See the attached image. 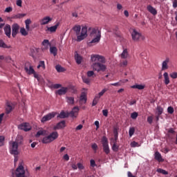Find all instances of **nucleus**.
Wrapping results in <instances>:
<instances>
[{"label": "nucleus", "mask_w": 177, "mask_h": 177, "mask_svg": "<svg viewBox=\"0 0 177 177\" xmlns=\"http://www.w3.org/2000/svg\"><path fill=\"white\" fill-rule=\"evenodd\" d=\"M91 62H93L91 67L94 71L104 73L107 70V66L103 64L106 63V58L104 57L99 55H92Z\"/></svg>", "instance_id": "1"}, {"label": "nucleus", "mask_w": 177, "mask_h": 177, "mask_svg": "<svg viewBox=\"0 0 177 177\" xmlns=\"http://www.w3.org/2000/svg\"><path fill=\"white\" fill-rule=\"evenodd\" d=\"M91 38H93L89 43L88 46H91V44H98L102 38V30L99 27L93 28L90 33Z\"/></svg>", "instance_id": "2"}, {"label": "nucleus", "mask_w": 177, "mask_h": 177, "mask_svg": "<svg viewBox=\"0 0 177 177\" xmlns=\"http://www.w3.org/2000/svg\"><path fill=\"white\" fill-rule=\"evenodd\" d=\"M78 111H80V108L78 106H74L72 109V111H62L59 114L57 115V118H68V117H71V118H77V115H78Z\"/></svg>", "instance_id": "3"}, {"label": "nucleus", "mask_w": 177, "mask_h": 177, "mask_svg": "<svg viewBox=\"0 0 177 177\" xmlns=\"http://www.w3.org/2000/svg\"><path fill=\"white\" fill-rule=\"evenodd\" d=\"M15 175L17 177H31L28 171L26 172L24 170V167L19 164V167L17 168L15 171Z\"/></svg>", "instance_id": "4"}, {"label": "nucleus", "mask_w": 177, "mask_h": 177, "mask_svg": "<svg viewBox=\"0 0 177 177\" xmlns=\"http://www.w3.org/2000/svg\"><path fill=\"white\" fill-rule=\"evenodd\" d=\"M102 145L103 147V150L106 154L110 153V147H109V139L107 137L103 136L102 139Z\"/></svg>", "instance_id": "5"}, {"label": "nucleus", "mask_w": 177, "mask_h": 177, "mask_svg": "<svg viewBox=\"0 0 177 177\" xmlns=\"http://www.w3.org/2000/svg\"><path fill=\"white\" fill-rule=\"evenodd\" d=\"M56 114H57V113H56V112H51V113H48L47 115H44L41 119V122L42 124H45V122H46V121H50V120H52V118H55V117H56Z\"/></svg>", "instance_id": "6"}, {"label": "nucleus", "mask_w": 177, "mask_h": 177, "mask_svg": "<svg viewBox=\"0 0 177 177\" xmlns=\"http://www.w3.org/2000/svg\"><path fill=\"white\" fill-rule=\"evenodd\" d=\"M140 37H142V34L136 30V29H133L131 32V38L134 42L139 41L140 39Z\"/></svg>", "instance_id": "7"}, {"label": "nucleus", "mask_w": 177, "mask_h": 177, "mask_svg": "<svg viewBox=\"0 0 177 177\" xmlns=\"http://www.w3.org/2000/svg\"><path fill=\"white\" fill-rule=\"evenodd\" d=\"M19 145H17V142H12V148L10 150V154H12L13 156H18L19 155Z\"/></svg>", "instance_id": "8"}, {"label": "nucleus", "mask_w": 177, "mask_h": 177, "mask_svg": "<svg viewBox=\"0 0 177 177\" xmlns=\"http://www.w3.org/2000/svg\"><path fill=\"white\" fill-rule=\"evenodd\" d=\"M20 30V26L15 23L12 25V37L16 38V35L19 34V30Z\"/></svg>", "instance_id": "9"}, {"label": "nucleus", "mask_w": 177, "mask_h": 177, "mask_svg": "<svg viewBox=\"0 0 177 177\" xmlns=\"http://www.w3.org/2000/svg\"><path fill=\"white\" fill-rule=\"evenodd\" d=\"M24 70L28 75H31V74H35V70L32 68V66L30 64V62L25 64Z\"/></svg>", "instance_id": "10"}, {"label": "nucleus", "mask_w": 177, "mask_h": 177, "mask_svg": "<svg viewBox=\"0 0 177 177\" xmlns=\"http://www.w3.org/2000/svg\"><path fill=\"white\" fill-rule=\"evenodd\" d=\"M18 129L25 132H28V131H31V126L28 122H24L18 126Z\"/></svg>", "instance_id": "11"}, {"label": "nucleus", "mask_w": 177, "mask_h": 177, "mask_svg": "<svg viewBox=\"0 0 177 177\" xmlns=\"http://www.w3.org/2000/svg\"><path fill=\"white\" fill-rule=\"evenodd\" d=\"M66 128V120H62L59 122L55 126H54L53 129L56 131L57 129H64Z\"/></svg>", "instance_id": "12"}, {"label": "nucleus", "mask_w": 177, "mask_h": 177, "mask_svg": "<svg viewBox=\"0 0 177 177\" xmlns=\"http://www.w3.org/2000/svg\"><path fill=\"white\" fill-rule=\"evenodd\" d=\"M4 32L6 37L8 38H10V35H12V28L10 27V25L6 24L4 27Z\"/></svg>", "instance_id": "13"}, {"label": "nucleus", "mask_w": 177, "mask_h": 177, "mask_svg": "<svg viewBox=\"0 0 177 177\" xmlns=\"http://www.w3.org/2000/svg\"><path fill=\"white\" fill-rule=\"evenodd\" d=\"M67 91H68V88L62 87L60 89L55 91V93L56 95H59V96H62V95H66L67 93Z\"/></svg>", "instance_id": "14"}, {"label": "nucleus", "mask_w": 177, "mask_h": 177, "mask_svg": "<svg viewBox=\"0 0 177 177\" xmlns=\"http://www.w3.org/2000/svg\"><path fill=\"white\" fill-rule=\"evenodd\" d=\"M41 44L43 46L41 47V50H48L49 49V46H50V43H49V40L48 39H44Z\"/></svg>", "instance_id": "15"}, {"label": "nucleus", "mask_w": 177, "mask_h": 177, "mask_svg": "<svg viewBox=\"0 0 177 177\" xmlns=\"http://www.w3.org/2000/svg\"><path fill=\"white\" fill-rule=\"evenodd\" d=\"M48 139H50V141L53 142V140H56V139L59 138V133H57V131H54L50 133V135H48Z\"/></svg>", "instance_id": "16"}, {"label": "nucleus", "mask_w": 177, "mask_h": 177, "mask_svg": "<svg viewBox=\"0 0 177 177\" xmlns=\"http://www.w3.org/2000/svg\"><path fill=\"white\" fill-rule=\"evenodd\" d=\"M154 159L156 160V161H158V162H164V159L162 158L161 153L158 151L155 152Z\"/></svg>", "instance_id": "17"}, {"label": "nucleus", "mask_w": 177, "mask_h": 177, "mask_svg": "<svg viewBox=\"0 0 177 177\" xmlns=\"http://www.w3.org/2000/svg\"><path fill=\"white\" fill-rule=\"evenodd\" d=\"M50 21H52V18H50V17H45L41 20H40V25L45 26Z\"/></svg>", "instance_id": "18"}, {"label": "nucleus", "mask_w": 177, "mask_h": 177, "mask_svg": "<svg viewBox=\"0 0 177 177\" xmlns=\"http://www.w3.org/2000/svg\"><path fill=\"white\" fill-rule=\"evenodd\" d=\"M169 63V58L167 57L162 63V68H161L162 71H164V70H168V64Z\"/></svg>", "instance_id": "19"}, {"label": "nucleus", "mask_w": 177, "mask_h": 177, "mask_svg": "<svg viewBox=\"0 0 177 177\" xmlns=\"http://www.w3.org/2000/svg\"><path fill=\"white\" fill-rule=\"evenodd\" d=\"M147 9L148 12H149V13H151V15H153V16H156V15H157V10H156V8H154L152 6H147Z\"/></svg>", "instance_id": "20"}, {"label": "nucleus", "mask_w": 177, "mask_h": 177, "mask_svg": "<svg viewBox=\"0 0 177 177\" xmlns=\"http://www.w3.org/2000/svg\"><path fill=\"white\" fill-rule=\"evenodd\" d=\"M72 30L75 31L76 35H80V34H81V26L80 25H75L73 27Z\"/></svg>", "instance_id": "21"}, {"label": "nucleus", "mask_w": 177, "mask_h": 177, "mask_svg": "<svg viewBox=\"0 0 177 177\" xmlns=\"http://www.w3.org/2000/svg\"><path fill=\"white\" fill-rule=\"evenodd\" d=\"M59 25H60V23L57 22L55 26L48 28L47 30L50 32H55L56 30H57V28L59 27Z\"/></svg>", "instance_id": "22"}, {"label": "nucleus", "mask_w": 177, "mask_h": 177, "mask_svg": "<svg viewBox=\"0 0 177 177\" xmlns=\"http://www.w3.org/2000/svg\"><path fill=\"white\" fill-rule=\"evenodd\" d=\"M75 60H76L77 64H81V63H82V57L76 53L75 55Z\"/></svg>", "instance_id": "23"}, {"label": "nucleus", "mask_w": 177, "mask_h": 177, "mask_svg": "<svg viewBox=\"0 0 177 177\" xmlns=\"http://www.w3.org/2000/svg\"><path fill=\"white\" fill-rule=\"evenodd\" d=\"M131 88L133 89H139V91H142V90L145 89V86L143 84H136L131 86Z\"/></svg>", "instance_id": "24"}, {"label": "nucleus", "mask_w": 177, "mask_h": 177, "mask_svg": "<svg viewBox=\"0 0 177 177\" xmlns=\"http://www.w3.org/2000/svg\"><path fill=\"white\" fill-rule=\"evenodd\" d=\"M86 93H85V92H82L81 95H80V102H84V103H86Z\"/></svg>", "instance_id": "25"}, {"label": "nucleus", "mask_w": 177, "mask_h": 177, "mask_svg": "<svg viewBox=\"0 0 177 177\" xmlns=\"http://www.w3.org/2000/svg\"><path fill=\"white\" fill-rule=\"evenodd\" d=\"M12 110H13V106H12V105H10L9 102H8L6 107V114H10L12 112Z\"/></svg>", "instance_id": "26"}, {"label": "nucleus", "mask_w": 177, "mask_h": 177, "mask_svg": "<svg viewBox=\"0 0 177 177\" xmlns=\"http://www.w3.org/2000/svg\"><path fill=\"white\" fill-rule=\"evenodd\" d=\"M86 37L88 36L84 35V33H81L80 35H77V41L81 42V41H83V39H85Z\"/></svg>", "instance_id": "27"}, {"label": "nucleus", "mask_w": 177, "mask_h": 177, "mask_svg": "<svg viewBox=\"0 0 177 177\" xmlns=\"http://www.w3.org/2000/svg\"><path fill=\"white\" fill-rule=\"evenodd\" d=\"M46 135V130H39L37 132L36 138H39V136H45Z\"/></svg>", "instance_id": "28"}, {"label": "nucleus", "mask_w": 177, "mask_h": 177, "mask_svg": "<svg viewBox=\"0 0 177 177\" xmlns=\"http://www.w3.org/2000/svg\"><path fill=\"white\" fill-rule=\"evenodd\" d=\"M0 48H3L4 49H10V46H7L3 40L0 39Z\"/></svg>", "instance_id": "29"}, {"label": "nucleus", "mask_w": 177, "mask_h": 177, "mask_svg": "<svg viewBox=\"0 0 177 177\" xmlns=\"http://www.w3.org/2000/svg\"><path fill=\"white\" fill-rule=\"evenodd\" d=\"M163 77L165 78V85H168L169 84V77L168 76V73L165 72L163 74Z\"/></svg>", "instance_id": "30"}, {"label": "nucleus", "mask_w": 177, "mask_h": 177, "mask_svg": "<svg viewBox=\"0 0 177 177\" xmlns=\"http://www.w3.org/2000/svg\"><path fill=\"white\" fill-rule=\"evenodd\" d=\"M26 16V14H17L15 15H12L11 17V19H21Z\"/></svg>", "instance_id": "31"}, {"label": "nucleus", "mask_w": 177, "mask_h": 177, "mask_svg": "<svg viewBox=\"0 0 177 177\" xmlns=\"http://www.w3.org/2000/svg\"><path fill=\"white\" fill-rule=\"evenodd\" d=\"M120 56L122 59H127L128 57V50L127 48L124 49Z\"/></svg>", "instance_id": "32"}, {"label": "nucleus", "mask_w": 177, "mask_h": 177, "mask_svg": "<svg viewBox=\"0 0 177 177\" xmlns=\"http://www.w3.org/2000/svg\"><path fill=\"white\" fill-rule=\"evenodd\" d=\"M55 69L57 70V73H64V71H65L64 68L59 64L55 66Z\"/></svg>", "instance_id": "33"}, {"label": "nucleus", "mask_w": 177, "mask_h": 177, "mask_svg": "<svg viewBox=\"0 0 177 177\" xmlns=\"http://www.w3.org/2000/svg\"><path fill=\"white\" fill-rule=\"evenodd\" d=\"M50 52L52 53L54 56H56L57 55V48L53 46L50 48Z\"/></svg>", "instance_id": "34"}, {"label": "nucleus", "mask_w": 177, "mask_h": 177, "mask_svg": "<svg viewBox=\"0 0 177 177\" xmlns=\"http://www.w3.org/2000/svg\"><path fill=\"white\" fill-rule=\"evenodd\" d=\"M17 145H23V136H19L17 139L16 142Z\"/></svg>", "instance_id": "35"}, {"label": "nucleus", "mask_w": 177, "mask_h": 177, "mask_svg": "<svg viewBox=\"0 0 177 177\" xmlns=\"http://www.w3.org/2000/svg\"><path fill=\"white\" fill-rule=\"evenodd\" d=\"M82 79L84 84H86V85H91V79L86 77H82Z\"/></svg>", "instance_id": "36"}, {"label": "nucleus", "mask_w": 177, "mask_h": 177, "mask_svg": "<svg viewBox=\"0 0 177 177\" xmlns=\"http://www.w3.org/2000/svg\"><path fill=\"white\" fill-rule=\"evenodd\" d=\"M106 92H107L106 88H104L102 90V91H100L98 95H96L95 97H99V99H100V97H102V96H103V95H104V93H106Z\"/></svg>", "instance_id": "37"}, {"label": "nucleus", "mask_w": 177, "mask_h": 177, "mask_svg": "<svg viewBox=\"0 0 177 177\" xmlns=\"http://www.w3.org/2000/svg\"><path fill=\"white\" fill-rule=\"evenodd\" d=\"M66 100L68 104H74V97H66Z\"/></svg>", "instance_id": "38"}, {"label": "nucleus", "mask_w": 177, "mask_h": 177, "mask_svg": "<svg viewBox=\"0 0 177 177\" xmlns=\"http://www.w3.org/2000/svg\"><path fill=\"white\" fill-rule=\"evenodd\" d=\"M156 110L158 115H161V114H162V113L164 112V109H162V107L160 106H157Z\"/></svg>", "instance_id": "39"}, {"label": "nucleus", "mask_w": 177, "mask_h": 177, "mask_svg": "<svg viewBox=\"0 0 177 177\" xmlns=\"http://www.w3.org/2000/svg\"><path fill=\"white\" fill-rule=\"evenodd\" d=\"M20 32L24 37H26V35H28V32L26 30V28H21Z\"/></svg>", "instance_id": "40"}, {"label": "nucleus", "mask_w": 177, "mask_h": 177, "mask_svg": "<svg viewBox=\"0 0 177 177\" xmlns=\"http://www.w3.org/2000/svg\"><path fill=\"white\" fill-rule=\"evenodd\" d=\"M88 28L86 26H83L82 28V31H81V34H83L84 35H86V37H88Z\"/></svg>", "instance_id": "41"}, {"label": "nucleus", "mask_w": 177, "mask_h": 177, "mask_svg": "<svg viewBox=\"0 0 177 177\" xmlns=\"http://www.w3.org/2000/svg\"><path fill=\"white\" fill-rule=\"evenodd\" d=\"M156 172H158V174H162V175H168V171L160 168L157 169Z\"/></svg>", "instance_id": "42"}, {"label": "nucleus", "mask_w": 177, "mask_h": 177, "mask_svg": "<svg viewBox=\"0 0 177 177\" xmlns=\"http://www.w3.org/2000/svg\"><path fill=\"white\" fill-rule=\"evenodd\" d=\"M51 141L49 139V137L48 136H46L44 137L43 139H42V143H44V144H48V143H50Z\"/></svg>", "instance_id": "43"}, {"label": "nucleus", "mask_w": 177, "mask_h": 177, "mask_svg": "<svg viewBox=\"0 0 177 177\" xmlns=\"http://www.w3.org/2000/svg\"><path fill=\"white\" fill-rule=\"evenodd\" d=\"M118 149H120V147L118 145H117V143H113V146H112V150L113 151H118Z\"/></svg>", "instance_id": "44"}, {"label": "nucleus", "mask_w": 177, "mask_h": 177, "mask_svg": "<svg viewBox=\"0 0 177 177\" xmlns=\"http://www.w3.org/2000/svg\"><path fill=\"white\" fill-rule=\"evenodd\" d=\"M87 77H93V78H95L96 75H95V72H93V71H88L87 72Z\"/></svg>", "instance_id": "45"}, {"label": "nucleus", "mask_w": 177, "mask_h": 177, "mask_svg": "<svg viewBox=\"0 0 177 177\" xmlns=\"http://www.w3.org/2000/svg\"><path fill=\"white\" fill-rule=\"evenodd\" d=\"M133 133H135V127H131L129 131L130 138L133 136Z\"/></svg>", "instance_id": "46"}, {"label": "nucleus", "mask_w": 177, "mask_h": 177, "mask_svg": "<svg viewBox=\"0 0 177 177\" xmlns=\"http://www.w3.org/2000/svg\"><path fill=\"white\" fill-rule=\"evenodd\" d=\"M138 115H139L138 112H133L131 114V118H132V120H136V118H138Z\"/></svg>", "instance_id": "47"}, {"label": "nucleus", "mask_w": 177, "mask_h": 177, "mask_svg": "<svg viewBox=\"0 0 177 177\" xmlns=\"http://www.w3.org/2000/svg\"><path fill=\"white\" fill-rule=\"evenodd\" d=\"M99 97L95 96V98L93 100L92 106H96L97 104V102H99Z\"/></svg>", "instance_id": "48"}, {"label": "nucleus", "mask_w": 177, "mask_h": 177, "mask_svg": "<svg viewBox=\"0 0 177 177\" xmlns=\"http://www.w3.org/2000/svg\"><path fill=\"white\" fill-rule=\"evenodd\" d=\"M118 129H120V128H118V127H113V135H114V136H118Z\"/></svg>", "instance_id": "49"}, {"label": "nucleus", "mask_w": 177, "mask_h": 177, "mask_svg": "<svg viewBox=\"0 0 177 177\" xmlns=\"http://www.w3.org/2000/svg\"><path fill=\"white\" fill-rule=\"evenodd\" d=\"M3 142H5V137L3 136H0V147L3 146Z\"/></svg>", "instance_id": "50"}, {"label": "nucleus", "mask_w": 177, "mask_h": 177, "mask_svg": "<svg viewBox=\"0 0 177 177\" xmlns=\"http://www.w3.org/2000/svg\"><path fill=\"white\" fill-rule=\"evenodd\" d=\"M174 107H172V106H169V107L167 108V113H169V114H174Z\"/></svg>", "instance_id": "51"}, {"label": "nucleus", "mask_w": 177, "mask_h": 177, "mask_svg": "<svg viewBox=\"0 0 177 177\" xmlns=\"http://www.w3.org/2000/svg\"><path fill=\"white\" fill-rule=\"evenodd\" d=\"M127 66H128V61L125 60L120 62V67H127Z\"/></svg>", "instance_id": "52"}, {"label": "nucleus", "mask_w": 177, "mask_h": 177, "mask_svg": "<svg viewBox=\"0 0 177 177\" xmlns=\"http://www.w3.org/2000/svg\"><path fill=\"white\" fill-rule=\"evenodd\" d=\"M131 147H139V143H138V142H136V141H133V142L131 143Z\"/></svg>", "instance_id": "53"}, {"label": "nucleus", "mask_w": 177, "mask_h": 177, "mask_svg": "<svg viewBox=\"0 0 177 177\" xmlns=\"http://www.w3.org/2000/svg\"><path fill=\"white\" fill-rule=\"evenodd\" d=\"M39 65L40 67H42V68L44 70H45L46 67H45V62L44 61H39Z\"/></svg>", "instance_id": "54"}, {"label": "nucleus", "mask_w": 177, "mask_h": 177, "mask_svg": "<svg viewBox=\"0 0 177 177\" xmlns=\"http://www.w3.org/2000/svg\"><path fill=\"white\" fill-rule=\"evenodd\" d=\"M171 78H173V80H175L177 78V73L174 72L170 74Z\"/></svg>", "instance_id": "55"}, {"label": "nucleus", "mask_w": 177, "mask_h": 177, "mask_svg": "<svg viewBox=\"0 0 177 177\" xmlns=\"http://www.w3.org/2000/svg\"><path fill=\"white\" fill-rule=\"evenodd\" d=\"M102 114L104 117H107L109 115V110L107 109L102 110Z\"/></svg>", "instance_id": "56"}, {"label": "nucleus", "mask_w": 177, "mask_h": 177, "mask_svg": "<svg viewBox=\"0 0 177 177\" xmlns=\"http://www.w3.org/2000/svg\"><path fill=\"white\" fill-rule=\"evenodd\" d=\"M12 10H13V8L12 7H7L5 10V12L6 13H10V12H12Z\"/></svg>", "instance_id": "57"}, {"label": "nucleus", "mask_w": 177, "mask_h": 177, "mask_svg": "<svg viewBox=\"0 0 177 177\" xmlns=\"http://www.w3.org/2000/svg\"><path fill=\"white\" fill-rule=\"evenodd\" d=\"M91 149H93V150H94L95 151H96V150H97V144L93 143V144L91 145Z\"/></svg>", "instance_id": "58"}, {"label": "nucleus", "mask_w": 177, "mask_h": 177, "mask_svg": "<svg viewBox=\"0 0 177 177\" xmlns=\"http://www.w3.org/2000/svg\"><path fill=\"white\" fill-rule=\"evenodd\" d=\"M54 89H59V88H62V84H55L53 85Z\"/></svg>", "instance_id": "59"}, {"label": "nucleus", "mask_w": 177, "mask_h": 177, "mask_svg": "<svg viewBox=\"0 0 177 177\" xmlns=\"http://www.w3.org/2000/svg\"><path fill=\"white\" fill-rule=\"evenodd\" d=\"M147 122H149V124H152L153 123V117L149 116L147 118Z\"/></svg>", "instance_id": "60"}, {"label": "nucleus", "mask_w": 177, "mask_h": 177, "mask_svg": "<svg viewBox=\"0 0 177 177\" xmlns=\"http://www.w3.org/2000/svg\"><path fill=\"white\" fill-rule=\"evenodd\" d=\"M90 162H91V166L93 167V168H95V167H96V162H95L94 160H91Z\"/></svg>", "instance_id": "61"}, {"label": "nucleus", "mask_w": 177, "mask_h": 177, "mask_svg": "<svg viewBox=\"0 0 177 177\" xmlns=\"http://www.w3.org/2000/svg\"><path fill=\"white\" fill-rule=\"evenodd\" d=\"M4 60L7 63H10V60H12V58L10 56H8V57H6V58H4Z\"/></svg>", "instance_id": "62"}, {"label": "nucleus", "mask_w": 177, "mask_h": 177, "mask_svg": "<svg viewBox=\"0 0 177 177\" xmlns=\"http://www.w3.org/2000/svg\"><path fill=\"white\" fill-rule=\"evenodd\" d=\"M113 143H117V140H118V136H114V139L112 138Z\"/></svg>", "instance_id": "63"}, {"label": "nucleus", "mask_w": 177, "mask_h": 177, "mask_svg": "<svg viewBox=\"0 0 177 177\" xmlns=\"http://www.w3.org/2000/svg\"><path fill=\"white\" fill-rule=\"evenodd\" d=\"M77 167L79 169H84V165H82L81 163H77Z\"/></svg>", "instance_id": "64"}]
</instances>
